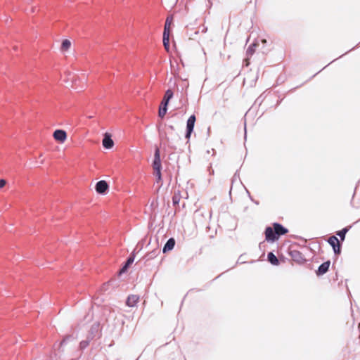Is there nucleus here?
I'll return each mask as SVG.
<instances>
[{"label": "nucleus", "instance_id": "obj_21", "mask_svg": "<svg viewBox=\"0 0 360 360\" xmlns=\"http://www.w3.org/2000/svg\"><path fill=\"white\" fill-rule=\"evenodd\" d=\"M159 253H160V250L158 249V248L155 249L153 251L148 252L146 255V258L147 260L152 259L156 257Z\"/></svg>", "mask_w": 360, "mask_h": 360}, {"label": "nucleus", "instance_id": "obj_40", "mask_svg": "<svg viewBox=\"0 0 360 360\" xmlns=\"http://www.w3.org/2000/svg\"><path fill=\"white\" fill-rule=\"evenodd\" d=\"M335 61V59H333V60H331L330 63H328L327 65H330V64H332L333 62Z\"/></svg>", "mask_w": 360, "mask_h": 360}, {"label": "nucleus", "instance_id": "obj_1", "mask_svg": "<svg viewBox=\"0 0 360 360\" xmlns=\"http://www.w3.org/2000/svg\"><path fill=\"white\" fill-rule=\"evenodd\" d=\"M153 168L156 177V182L160 183L162 181V163L160 159V152L158 148H156L154 153V159L153 161Z\"/></svg>", "mask_w": 360, "mask_h": 360}, {"label": "nucleus", "instance_id": "obj_20", "mask_svg": "<svg viewBox=\"0 0 360 360\" xmlns=\"http://www.w3.org/2000/svg\"><path fill=\"white\" fill-rule=\"evenodd\" d=\"M350 228H351V226H346V227L343 228L342 229L336 232V235L340 237V238L342 241H343L345 240V236H346L347 233L349 231V230L350 229Z\"/></svg>", "mask_w": 360, "mask_h": 360}, {"label": "nucleus", "instance_id": "obj_6", "mask_svg": "<svg viewBox=\"0 0 360 360\" xmlns=\"http://www.w3.org/2000/svg\"><path fill=\"white\" fill-rule=\"evenodd\" d=\"M288 253L292 259L298 264H303L306 261L303 254L298 250L290 249Z\"/></svg>", "mask_w": 360, "mask_h": 360}, {"label": "nucleus", "instance_id": "obj_47", "mask_svg": "<svg viewBox=\"0 0 360 360\" xmlns=\"http://www.w3.org/2000/svg\"><path fill=\"white\" fill-rule=\"evenodd\" d=\"M352 50H354V48H352V49L348 50V52L352 51Z\"/></svg>", "mask_w": 360, "mask_h": 360}, {"label": "nucleus", "instance_id": "obj_15", "mask_svg": "<svg viewBox=\"0 0 360 360\" xmlns=\"http://www.w3.org/2000/svg\"><path fill=\"white\" fill-rule=\"evenodd\" d=\"M139 297L136 295H129L127 300H126V304L129 307H132L136 305V304L139 302Z\"/></svg>", "mask_w": 360, "mask_h": 360}, {"label": "nucleus", "instance_id": "obj_22", "mask_svg": "<svg viewBox=\"0 0 360 360\" xmlns=\"http://www.w3.org/2000/svg\"><path fill=\"white\" fill-rule=\"evenodd\" d=\"M167 105H162L160 106L158 115L160 117L163 118L167 113Z\"/></svg>", "mask_w": 360, "mask_h": 360}, {"label": "nucleus", "instance_id": "obj_24", "mask_svg": "<svg viewBox=\"0 0 360 360\" xmlns=\"http://www.w3.org/2000/svg\"><path fill=\"white\" fill-rule=\"evenodd\" d=\"M71 46V42L68 39H64L61 44V50L67 51Z\"/></svg>", "mask_w": 360, "mask_h": 360}, {"label": "nucleus", "instance_id": "obj_48", "mask_svg": "<svg viewBox=\"0 0 360 360\" xmlns=\"http://www.w3.org/2000/svg\"><path fill=\"white\" fill-rule=\"evenodd\" d=\"M327 66H328V65H325V66L323 67V69H326V68H327Z\"/></svg>", "mask_w": 360, "mask_h": 360}, {"label": "nucleus", "instance_id": "obj_14", "mask_svg": "<svg viewBox=\"0 0 360 360\" xmlns=\"http://www.w3.org/2000/svg\"><path fill=\"white\" fill-rule=\"evenodd\" d=\"M175 243L176 241L174 238H169L162 248V252L166 253L172 250L174 248Z\"/></svg>", "mask_w": 360, "mask_h": 360}, {"label": "nucleus", "instance_id": "obj_7", "mask_svg": "<svg viewBox=\"0 0 360 360\" xmlns=\"http://www.w3.org/2000/svg\"><path fill=\"white\" fill-rule=\"evenodd\" d=\"M77 338V336L74 334L65 335L63 338V340L59 343L58 347V351L60 353H63L64 352L63 346L67 345L68 342L76 340Z\"/></svg>", "mask_w": 360, "mask_h": 360}, {"label": "nucleus", "instance_id": "obj_4", "mask_svg": "<svg viewBox=\"0 0 360 360\" xmlns=\"http://www.w3.org/2000/svg\"><path fill=\"white\" fill-rule=\"evenodd\" d=\"M328 243L333 248L335 255L341 253L342 244L335 236H331L328 239Z\"/></svg>", "mask_w": 360, "mask_h": 360}, {"label": "nucleus", "instance_id": "obj_46", "mask_svg": "<svg viewBox=\"0 0 360 360\" xmlns=\"http://www.w3.org/2000/svg\"><path fill=\"white\" fill-rule=\"evenodd\" d=\"M352 50H354V48H352V49L348 50V52L352 51Z\"/></svg>", "mask_w": 360, "mask_h": 360}, {"label": "nucleus", "instance_id": "obj_34", "mask_svg": "<svg viewBox=\"0 0 360 360\" xmlns=\"http://www.w3.org/2000/svg\"><path fill=\"white\" fill-rule=\"evenodd\" d=\"M261 41H262V43L263 44H266L267 43V40H266V39H261Z\"/></svg>", "mask_w": 360, "mask_h": 360}, {"label": "nucleus", "instance_id": "obj_35", "mask_svg": "<svg viewBox=\"0 0 360 360\" xmlns=\"http://www.w3.org/2000/svg\"><path fill=\"white\" fill-rule=\"evenodd\" d=\"M168 128L170 129L171 130H174V127L172 125H169Z\"/></svg>", "mask_w": 360, "mask_h": 360}, {"label": "nucleus", "instance_id": "obj_42", "mask_svg": "<svg viewBox=\"0 0 360 360\" xmlns=\"http://www.w3.org/2000/svg\"><path fill=\"white\" fill-rule=\"evenodd\" d=\"M335 61V59H333V60H331L330 63H328L327 65H330V64H332L333 62Z\"/></svg>", "mask_w": 360, "mask_h": 360}, {"label": "nucleus", "instance_id": "obj_2", "mask_svg": "<svg viewBox=\"0 0 360 360\" xmlns=\"http://www.w3.org/2000/svg\"><path fill=\"white\" fill-rule=\"evenodd\" d=\"M195 121L196 117L195 115H191L187 120L185 138L188 141L191 139V134L193 132Z\"/></svg>", "mask_w": 360, "mask_h": 360}, {"label": "nucleus", "instance_id": "obj_30", "mask_svg": "<svg viewBox=\"0 0 360 360\" xmlns=\"http://www.w3.org/2000/svg\"><path fill=\"white\" fill-rule=\"evenodd\" d=\"M6 184V181L5 179H0V188H3Z\"/></svg>", "mask_w": 360, "mask_h": 360}, {"label": "nucleus", "instance_id": "obj_43", "mask_svg": "<svg viewBox=\"0 0 360 360\" xmlns=\"http://www.w3.org/2000/svg\"><path fill=\"white\" fill-rule=\"evenodd\" d=\"M335 61V59H333V60H331L330 63H328L327 65H330V64H332L333 62Z\"/></svg>", "mask_w": 360, "mask_h": 360}, {"label": "nucleus", "instance_id": "obj_23", "mask_svg": "<svg viewBox=\"0 0 360 360\" xmlns=\"http://www.w3.org/2000/svg\"><path fill=\"white\" fill-rule=\"evenodd\" d=\"M91 340H92V339H87L86 338V340L81 341L80 343H79V349L80 350H84V349H86L89 346L90 342Z\"/></svg>", "mask_w": 360, "mask_h": 360}, {"label": "nucleus", "instance_id": "obj_49", "mask_svg": "<svg viewBox=\"0 0 360 360\" xmlns=\"http://www.w3.org/2000/svg\"><path fill=\"white\" fill-rule=\"evenodd\" d=\"M327 66H328V65H325V66L323 67V69H326V68H327Z\"/></svg>", "mask_w": 360, "mask_h": 360}, {"label": "nucleus", "instance_id": "obj_9", "mask_svg": "<svg viewBox=\"0 0 360 360\" xmlns=\"http://www.w3.org/2000/svg\"><path fill=\"white\" fill-rule=\"evenodd\" d=\"M54 139L60 143H63L67 139V133L63 129H56L53 134Z\"/></svg>", "mask_w": 360, "mask_h": 360}, {"label": "nucleus", "instance_id": "obj_45", "mask_svg": "<svg viewBox=\"0 0 360 360\" xmlns=\"http://www.w3.org/2000/svg\"><path fill=\"white\" fill-rule=\"evenodd\" d=\"M352 50H354V48H352V49L348 50V52L352 51Z\"/></svg>", "mask_w": 360, "mask_h": 360}, {"label": "nucleus", "instance_id": "obj_17", "mask_svg": "<svg viewBox=\"0 0 360 360\" xmlns=\"http://www.w3.org/2000/svg\"><path fill=\"white\" fill-rule=\"evenodd\" d=\"M174 96V93L172 89H167L165 91L162 101L161 102L162 105H168L169 101Z\"/></svg>", "mask_w": 360, "mask_h": 360}, {"label": "nucleus", "instance_id": "obj_39", "mask_svg": "<svg viewBox=\"0 0 360 360\" xmlns=\"http://www.w3.org/2000/svg\"><path fill=\"white\" fill-rule=\"evenodd\" d=\"M335 61V59H333V60H331L330 63H328L327 65H330V64H332L333 62Z\"/></svg>", "mask_w": 360, "mask_h": 360}, {"label": "nucleus", "instance_id": "obj_31", "mask_svg": "<svg viewBox=\"0 0 360 360\" xmlns=\"http://www.w3.org/2000/svg\"><path fill=\"white\" fill-rule=\"evenodd\" d=\"M246 191H247V193H248V195H249V197H250V200H251L252 201H253L256 205H258V204H259V202H258V201H254V200H253V199H252V198H251V196H250V192H249L247 189H246Z\"/></svg>", "mask_w": 360, "mask_h": 360}, {"label": "nucleus", "instance_id": "obj_33", "mask_svg": "<svg viewBox=\"0 0 360 360\" xmlns=\"http://www.w3.org/2000/svg\"><path fill=\"white\" fill-rule=\"evenodd\" d=\"M210 174L212 175L214 174V169L212 168V167H210L208 169Z\"/></svg>", "mask_w": 360, "mask_h": 360}, {"label": "nucleus", "instance_id": "obj_44", "mask_svg": "<svg viewBox=\"0 0 360 360\" xmlns=\"http://www.w3.org/2000/svg\"><path fill=\"white\" fill-rule=\"evenodd\" d=\"M335 61V59H333V60H331L330 63H328L327 65H330V64H332L333 62Z\"/></svg>", "mask_w": 360, "mask_h": 360}, {"label": "nucleus", "instance_id": "obj_10", "mask_svg": "<svg viewBox=\"0 0 360 360\" xmlns=\"http://www.w3.org/2000/svg\"><path fill=\"white\" fill-rule=\"evenodd\" d=\"M272 226H274L275 231H276V235L278 238L281 236H283L286 234L288 232V229H286L285 226H283L281 224L278 222H274L272 224Z\"/></svg>", "mask_w": 360, "mask_h": 360}, {"label": "nucleus", "instance_id": "obj_51", "mask_svg": "<svg viewBox=\"0 0 360 360\" xmlns=\"http://www.w3.org/2000/svg\"><path fill=\"white\" fill-rule=\"evenodd\" d=\"M244 129L246 131V127H244ZM245 134L246 135V133Z\"/></svg>", "mask_w": 360, "mask_h": 360}, {"label": "nucleus", "instance_id": "obj_41", "mask_svg": "<svg viewBox=\"0 0 360 360\" xmlns=\"http://www.w3.org/2000/svg\"><path fill=\"white\" fill-rule=\"evenodd\" d=\"M335 61V59H333V60H331L330 63H328L327 65H330V64H332L333 62Z\"/></svg>", "mask_w": 360, "mask_h": 360}, {"label": "nucleus", "instance_id": "obj_32", "mask_svg": "<svg viewBox=\"0 0 360 360\" xmlns=\"http://www.w3.org/2000/svg\"><path fill=\"white\" fill-rule=\"evenodd\" d=\"M69 79H71L72 80V82L73 84H76V82H77V79H75V76H72V77H70Z\"/></svg>", "mask_w": 360, "mask_h": 360}, {"label": "nucleus", "instance_id": "obj_36", "mask_svg": "<svg viewBox=\"0 0 360 360\" xmlns=\"http://www.w3.org/2000/svg\"><path fill=\"white\" fill-rule=\"evenodd\" d=\"M207 27H203L202 30V32H207Z\"/></svg>", "mask_w": 360, "mask_h": 360}, {"label": "nucleus", "instance_id": "obj_25", "mask_svg": "<svg viewBox=\"0 0 360 360\" xmlns=\"http://www.w3.org/2000/svg\"><path fill=\"white\" fill-rule=\"evenodd\" d=\"M172 21V17H167L165 21L164 32L170 31V25Z\"/></svg>", "mask_w": 360, "mask_h": 360}, {"label": "nucleus", "instance_id": "obj_3", "mask_svg": "<svg viewBox=\"0 0 360 360\" xmlns=\"http://www.w3.org/2000/svg\"><path fill=\"white\" fill-rule=\"evenodd\" d=\"M101 336V330L100 328V323L99 322H95L94 323L87 335V339H92L94 338H100Z\"/></svg>", "mask_w": 360, "mask_h": 360}, {"label": "nucleus", "instance_id": "obj_50", "mask_svg": "<svg viewBox=\"0 0 360 360\" xmlns=\"http://www.w3.org/2000/svg\"><path fill=\"white\" fill-rule=\"evenodd\" d=\"M327 66H328V65H325V66L323 67V69H326V68H327Z\"/></svg>", "mask_w": 360, "mask_h": 360}, {"label": "nucleus", "instance_id": "obj_28", "mask_svg": "<svg viewBox=\"0 0 360 360\" xmlns=\"http://www.w3.org/2000/svg\"><path fill=\"white\" fill-rule=\"evenodd\" d=\"M25 11H26L27 13H34V12L36 11V7H35V6H30V7H29V8H26Z\"/></svg>", "mask_w": 360, "mask_h": 360}, {"label": "nucleus", "instance_id": "obj_13", "mask_svg": "<svg viewBox=\"0 0 360 360\" xmlns=\"http://www.w3.org/2000/svg\"><path fill=\"white\" fill-rule=\"evenodd\" d=\"M330 265V262L329 260L322 263L316 271V274L318 276H323L325 274L329 269Z\"/></svg>", "mask_w": 360, "mask_h": 360}, {"label": "nucleus", "instance_id": "obj_38", "mask_svg": "<svg viewBox=\"0 0 360 360\" xmlns=\"http://www.w3.org/2000/svg\"><path fill=\"white\" fill-rule=\"evenodd\" d=\"M335 61V59H333V60H331L330 63H328L327 65H330V64H332L333 62Z\"/></svg>", "mask_w": 360, "mask_h": 360}, {"label": "nucleus", "instance_id": "obj_16", "mask_svg": "<svg viewBox=\"0 0 360 360\" xmlns=\"http://www.w3.org/2000/svg\"><path fill=\"white\" fill-rule=\"evenodd\" d=\"M169 34H170V31H166V32L163 31L162 42H163L164 47L167 52H169V49H170Z\"/></svg>", "mask_w": 360, "mask_h": 360}, {"label": "nucleus", "instance_id": "obj_29", "mask_svg": "<svg viewBox=\"0 0 360 360\" xmlns=\"http://www.w3.org/2000/svg\"><path fill=\"white\" fill-rule=\"evenodd\" d=\"M250 56H247V58L243 60V63L245 66H248L250 64Z\"/></svg>", "mask_w": 360, "mask_h": 360}, {"label": "nucleus", "instance_id": "obj_11", "mask_svg": "<svg viewBox=\"0 0 360 360\" xmlns=\"http://www.w3.org/2000/svg\"><path fill=\"white\" fill-rule=\"evenodd\" d=\"M102 143H103V146L105 149H110L113 147L114 141L112 139L111 135L109 133H108V132L105 133V134L103 136V141H102Z\"/></svg>", "mask_w": 360, "mask_h": 360}, {"label": "nucleus", "instance_id": "obj_5", "mask_svg": "<svg viewBox=\"0 0 360 360\" xmlns=\"http://www.w3.org/2000/svg\"><path fill=\"white\" fill-rule=\"evenodd\" d=\"M265 240L274 243L278 240L274 226H266L264 231Z\"/></svg>", "mask_w": 360, "mask_h": 360}, {"label": "nucleus", "instance_id": "obj_12", "mask_svg": "<svg viewBox=\"0 0 360 360\" xmlns=\"http://www.w3.org/2000/svg\"><path fill=\"white\" fill-rule=\"evenodd\" d=\"M135 259L134 253H131L127 259L125 263L120 270V274H124L127 271L129 266L133 264Z\"/></svg>", "mask_w": 360, "mask_h": 360}, {"label": "nucleus", "instance_id": "obj_8", "mask_svg": "<svg viewBox=\"0 0 360 360\" xmlns=\"http://www.w3.org/2000/svg\"><path fill=\"white\" fill-rule=\"evenodd\" d=\"M109 186L107 181L105 180H101L96 184L95 190L96 191L101 195H104L108 191Z\"/></svg>", "mask_w": 360, "mask_h": 360}, {"label": "nucleus", "instance_id": "obj_19", "mask_svg": "<svg viewBox=\"0 0 360 360\" xmlns=\"http://www.w3.org/2000/svg\"><path fill=\"white\" fill-rule=\"evenodd\" d=\"M258 46V42L255 41L251 44L246 50V56H252L255 52L256 47Z\"/></svg>", "mask_w": 360, "mask_h": 360}, {"label": "nucleus", "instance_id": "obj_27", "mask_svg": "<svg viewBox=\"0 0 360 360\" xmlns=\"http://www.w3.org/2000/svg\"><path fill=\"white\" fill-rule=\"evenodd\" d=\"M237 179L240 180L238 171H236L231 179V184H233Z\"/></svg>", "mask_w": 360, "mask_h": 360}, {"label": "nucleus", "instance_id": "obj_26", "mask_svg": "<svg viewBox=\"0 0 360 360\" xmlns=\"http://www.w3.org/2000/svg\"><path fill=\"white\" fill-rule=\"evenodd\" d=\"M181 196L179 193H174L172 196V204L174 206L179 205Z\"/></svg>", "mask_w": 360, "mask_h": 360}, {"label": "nucleus", "instance_id": "obj_18", "mask_svg": "<svg viewBox=\"0 0 360 360\" xmlns=\"http://www.w3.org/2000/svg\"><path fill=\"white\" fill-rule=\"evenodd\" d=\"M267 259L272 265L277 266L280 264L278 259L272 252L268 253Z\"/></svg>", "mask_w": 360, "mask_h": 360}, {"label": "nucleus", "instance_id": "obj_37", "mask_svg": "<svg viewBox=\"0 0 360 360\" xmlns=\"http://www.w3.org/2000/svg\"><path fill=\"white\" fill-rule=\"evenodd\" d=\"M256 101H263V99L262 98V95H261L260 96H259V97L257 98V100H256Z\"/></svg>", "mask_w": 360, "mask_h": 360}]
</instances>
